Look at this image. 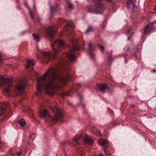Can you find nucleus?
Returning <instances> with one entry per match:
<instances>
[{
  "label": "nucleus",
  "mask_w": 156,
  "mask_h": 156,
  "mask_svg": "<svg viewBox=\"0 0 156 156\" xmlns=\"http://www.w3.org/2000/svg\"><path fill=\"white\" fill-rule=\"evenodd\" d=\"M99 48L101 49V51H103L104 50V48L101 44L98 45Z\"/></svg>",
  "instance_id": "obj_26"
},
{
  "label": "nucleus",
  "mask_w": 156,
  "mask_h": 156,
  "mask_svg": "<svg viewBox=\"0 0 156 156\" xmlns=\"http://www.w3.org/2000/svg\"><path fill=\"white\" fill-rule=\"evenodd\" d=\"M131 31V29H129L128 31V33H127V34H129V33L130 32V31Z\"/></svg>",
  "instance_id": "obj_32"
},
{
  "label": "nucleus",
  "mask_w": 156,
  "mask_h": 156,
  "mask_svg": "<svg viewBox=\"0 0 156 156\" xmlns=\"http://www.w3.org/2000/svg\"><path fill=\"white\" fill-rule=\"evenodd\" d=\"M9 106V103H0V116L4 113L6 111V108Z\"/></svg>",
  "instance_id": "obj_7"
},
{
  "label": "nucleus",
  "mask_w": 156,
  "mask_h": 156,
  "mask_svg": "<svg viewBox=\"0 0 156 156\" xmlns=\"http://www.w3.org/2000/svg\"><path fill=\"white\" fill-rule=\"evenodd\" d=\"M99 156H104L102 153H100L99 155Z\"/></svg>",
  "instance_id": "obj_34"
},
{
  "label": "nucleus",
  "mask_w": 156,
  "mask_h": 156,
  "mask_svg": "<svg viewBox=\"0 0 156 156\" xmlns=\"http://www.w3.org/2000/svg\"><path fill=\"white\" fill-rule=\"evenodd\" d=\"M25 5V6L26 7H27L28 9V11H29V14L30 15V17H31V18L32 19H33V16L32 15V12H31L30 9L29 8L28 6V5H27V3L26 2H24V3Z\"/></svg>",
  "instance_id": "obj_22"
},
{
  "label": "nucleus",
  "mask_w": 156,
  "mask_h": 156,
  "mask_svg": "<svg viewBox=\"0 0 156 156\" xmlns=\"http://www.w3.org/2000/svg\"><path fill=\"white\" fill-rule=\"evenodd\" d=\"M108 61L109 63L108 64V65L110 66L111 65V62L112 61V58L111 56H110L108 58Z\"/></svg>",
  "instance_id": "obj_24"
},
{
  "label": "nucleus",
  "mask_w": 156,
  "mask_h": 156,
  "mask_svg": "<svg viewBox=\"0 0 156 156\" xmlns=\"http://www.w3.org/2000/svg\"><path fill=\"white\" fill-rule=\"evenodd\" d=\"M152 71L156 73V70L154 69Z\"/></svg>",
  "instance_id": "obj_35"
},
{
  "label": "nucleus",
  "mask_w": 156,
  "mask_h": 156,
  "mask_svg": "<svg viewBox=\"0 0 156 156\" xmlns=\"http://www.w3.org/2000/svg\"><path fill=\"white\" fill-rule=\"evenodd\" d=\"M98 87L101 92L104 93L105 90L108 89V86L106 84L101 83L98 85Z\"/></svg>",
  "instance_id": "obj_11"
},
{
  "label": "nucleus",
  "mask_w": 156,
  "mask_h": 156,
  "mask_svg": "<svg viewBox=\"0 0 156 156\" xmlns=\"http://www.w3.org/2000/svg\"><path fill=\"white\" fill-rule=\"evenodd\" d=\"M94 48L92 46V44L90 43L88 44V51L89 52L90 56L91 58H93L94 57L95 55L92 51L93 50Z\"/></svg>",
  "instance_id": "obj_13"
},
{
  "label": "nucleus",
  "mask_w": 156,
  "mask_h": 156,
  "mask_svg": "<svg viewBox=\"0 0 156 156\" xmlns=\"http://www.w3.org/2000/svg\"><path fill=\"white\" fill-rule=\"evenodd\" d=\"M128 8L131 9L134 11L135 8V3L134 0H128L127 2Z\"/></svg>",
  "instance_id": "obj_10"
},
{
  "label": "nucleus",
  "mask_w": 156,
  "mask_h": 156,
  "mask_svg": "<svg viewBox=\"0 0 156 156\" xmlns=\"http://www.w3.org/2000/svg\"><path fill=\"white\" fill-rule=\"evenodd\" d=\"M50 16L49 17L50 19H51L53 16L54 14V12H57L59 8L58 5L57 4H55V7H53L51 5L50 6Z\"/></svg>",
  "instance_id": "obj_8"
},
{
  "label": "nucleus",
  "mask_w": 156,
  "mask_h": 156,
  "mask_svg": "<svg viewBox=\"0 0 156 156\" xmlns=\"http://www.w3.org/2000/svg\"><path fill=\"white\" fill-rule=\"evenodd\" d=\"M49 108L53 112H55V116H50L49 115L48 110L45 109L40 111L38 113V115L41 117L44 118L47 116L48 117L47 119L48 121H50L52 123L55 124L58 120L63 117L62 112L56 105H50L49 106Z\"/></svg>",
  "instance_id": "obj_3"
},
{
  "label": "nucleus",
  "mask_w": 156,
  "mask_h": 156,
  "mask_svg": "<svg viewBox=\"0 0 156 156\" xmlns=\"http://www.w3.org/2000/svg\"><path fill=\"white\" fill-rule=\"evenodd\" d=\"M34 7L35 8V5H34Z\"/></svg>",
  "instance_id": "obj_40"
},
{
  "label": "nucleus",
  "mask_w": 156,
  "mask_h": 156,
  "mask_svg": "<svg viewBox=\"0 0 156 156\" xmlns=\"http://www.w3.org/2000/svg\"><path fill=\"white\" fill-rule=\"evenodd\" d=\"M67 3L68 9L69 10H72L73 8V4L71 3L69 0H66Z\"/></svg>",
  "instance_id": "obj_17"
},
{
  "label": "nucleus",
  "mask_w": 156,
  "mask_h": 156,
  "mask_svg": "<svg viewBox=\"0 0 156 156\" xmlns=\"http://www.w3.org/2000/svg\"><path fill=\"white\" fill-rule=\"evenodd\" d=\"M33 36L34 40L37 42L39 41L40 36L38 34H33Z\"/></svg>",
  "instance_id": "obj_19"
},
{
  "label": "nucleus",
  "mask_w": 156,
  "mask_h": 156,
  "mask_svg": "<svg viewBox=\"0 0 156 156\" xmlns=\"http://www.w3.org/2000/svg\"><path fill=\"white\" fill-rule=\"evenodd\" d=\"M131 37V36H130L129 37H128V39H127L128 41H129L130 40Z\"/></svg>",
  "instance_id": "obj_33"
},
{
  "label": "nucleus",
  "mask_w": 156,
  "mask_h": 156,
  "mask_svg": "<svg viewBox=\"0 0 156 156\" xmlns=\"http://www.w3.org/2000/svg\"><path fill=\"white\" fill-rule=\"evenodd\" d=\"M20 126L22 127H23L25 125V122L23 119H21L18 122Z\"/></svg>",
  "instance_id": "obj_18"
},
{
  "label": "nucleus",
  "mask_w": 156,
  "mask_h": 156,
  "mask_svg": "<svg viewBox=\"0 0 156 156\" xmlns=\"http://www.w3.org/2000/svg\"><path fill=\"white\" fill-rule=\"evenodd\" d=\"M105 28V25L103 26V29H104Z\"/></svg>",
  "instance_id": "obj_38"
},
{
  "label": "nucleus",
  "mask_w": 156,
  "mask_h": 156,
  "mask_svg": "<svg viewBox=\"0 0 156 156\" xmlns=\"http://www.w3.org/2000/svg\"><path fill=\"white\" fill-rule=\"evenodd\" d=\"M154 27L153 23H150L145 26L144 30V33L146 34L150 32L153 29Z\"/></svg>",
  "instance_id": "obj_9"
},
{
  "label": "nucleus",
  "mask_w": 156,
  "mask_h": 156,
  "mask_svg": "<svg viewBox=\"0 0 156 156\" xmlns=\"http://www.w3.org/2000/svg\"><path fill=\"white\" fill-rule=\"evenodd\" d=\"M12 78L11 76H0V86L5 87L3 93L7 96L9 97L10 96V88L12 86Z\"/></svg>",
  "instance_id": "obj_4"
},
{
  "label": "nucleus",
  "mask_w": 156,
  "mask_h": 156,
  "mask_svg": "<svg viewBox=\"0 0 156 156\" xmlns=\"http://www.w3.org/2000/svg\"><path fill=\"white\" fill-rule=\"evenodd\" d=\"M94 2H99L101 1V0H93Z\"/></svg>",
  "instance_id": "obj_29"
},
{
  "label": "nucleus",
  "mask_w": 156,
  "mask_h": 156,
  "mask_svg": "<svg viewBox=\"0 0 156 156\" xmlns=\"http://www.w3.org/2000/svg\"><path fill=\"white\" fill-rule=\"evenodd\" d=\"M107 0L109 2H111L112 1V0Z\"/></svg>",
  "instance_id": "obj_36"
},
{
  "label": "nucleus",
  "mask_w": 156,
  "mask_h": 156,
  "mask_svg": "<svg viewBox=\"0 0 156 156\" xmlns=\"http://www.w3.org/2000/svg\"><path fill=\"white\" fill-rule=\"evenodd\" d=\"M93 30H94L93 27L92 26H90L87 29L85 32V33L86 34H87L90 32L93 31Z\"/></svg>",
  "instance_id": "obj_23"
},
{
  "label": "nucleus",
  "mask_w": 156,
  "mask_h": 156,
  "mask_svg": "<svg viewBox=\"0 0 156 156\" xmlns=\"http://www.w3.org/2000/svg\"><path fill=\"white\" fill-rule=\"evenodd\" d=\"M69 94L68 93H64L62 94V96H69Z\"/></svg>",
  "instance_id": "obj_27"
},
{
  "label": "nucleus",
  "mask_w": 156,
  "mask_h": 156,
  "mask_svg": "<svg viewBox=\"0 0 156 156\" xmlns=\"http://www.w3.org/2000/svg\"><path fill=\"white\" fill-rule=\"evenodd\" d=\"M155 22H156V20L155 21Z\"/></svg>",
  "instance_id": "obj_42"
},
{
  "label": "nucleus",
  "mask_w": 156,
  "mask_h": 156,
  "mask_svg": "<svg viewBox=\"0 0 156 156\" xmlns=\"http://www.w3.org/2000/svg\"><path fill=\"white\" fill-rule=\"evenodd\" d=\"M56 28L55 26L54 27L49 26L41 29V30L43 31H42V33L44 34L46 38L50 40L51 47L53 51V53H52L47 52H42L43 61L47 63L50 59L56 58L57 55L60 52L62 49L69 47L62 40L59 39H54V36L56 33L55 30Z\"/></svg>",
  "instance_id": "obj_2"
},
{
  "label": "nucleus",
  "mask_w": 156,
  "mask_h": 156,
  "mask_svg": "<svg viewBox=\"0 0 156 156\" xmlns=\"http://www.w3.org/2000/svg\"><path fill=\"white\" fill-rule=\"evenodd\" d=\"M104 5L101 3H99L94 8L92 6H89L87 9L89 12L100 13L104 11L105 9Z\"/></svg>",
  "instance_id": "obj_5"
},
{
  "label": "nucleus",
  "mask_w": 156,
  "mask_h": 156,
  "mask_svg": "<svg viewBox=\"0 0 156 156\" xmlns=\"http://www.w3.org/2000/svg\"><path fill=\"white\" fill-rule=\"evenodd\" d=\"M35 137V134L34 133H32V134L30 135V139L31 140Z\"/></svg>",
  "instance_id": "obj_25"
},
{
  "label": "nucleus",
  "mask_w": 156,
  "mask_h": 156,
  "mask_svg": "<svg viewBox=\"0 0 156 156\" xmlns=\"http://www.w3.org/2000/svg\"><path fill=\"white\" fill-rule=\"evenodd\" d=\"M34 64V62L33 60H28L27 62L26 66V69H28L33 66Z\"/></svg>",
  "instance_id": "obj_15"
},
{
  "label": "nucleus",
  "mask_w": 156,
  "mask_h": 156,
  "mask_svg": "<svg viewBox=\"0 0 156 156\" xmlns=\"http://www.w3.org/2000/svg\"><path fill=\"white\" fill-rule=\"evenodd\" d=\"M98 143L100 145L104 146L105 147H108L109 146L108 141L106 140H99Z\"/></svg>",
  "instance_id": "obj_12"
},
{
  "label": "nucleus",
  "mask_w": 156,
  "mask_h": 156,
  "mask_svg": "<svg viewBox=\"0 0 156 156\" xmlns=\"http://www.w3.org/2000/svg\"><path fill=\"white\" fill-rule=\"evenodd\" d=\"M81 137V135H77L76 136L73 138V141L76 143V145H78L80 144L79 142V140Z\"/></svg>",
  "instance_id": "obj_16"
},
{
  "label": "nucleus",
  "mask_w": 156,
  "mask_h": 156,
  "mask_svg": "<svg viewBox=\"0 0 156 156\" xmlns=\"http://www.w3.org/2000/svg\"><path fill=\"white\" fill-rule=\"evenodd\" d=\"M104 151L105 152V153L106 154V155H107L106 153L107 152V149L106 148H104Z\"/></svg>",
  "instance_id": "obj_30"
},
{
  "label": "nucleus",
  "mask_w": 156,
  "mask_h": 156,
  "mask_svg": "<svg viewBox=\"0 0 156 156\" xmlns=\"http://www.w3.org/2000/svg\"><path fill=\"white\" fill-rule=\"evenodd\" d=\"M81 87L80 84L79 83H77L75 84L73 87L72 88V90H74V91H75L76 88L78 89L80 88Z\"/></svg>",
  "instance_id": "obj_20"
},
{
  "label": "nucleus",
  "mask_w": 156,
  "mask_h": 156,
  "mask_svg": "<svg viewBox=\"0 0 156 156\" xmlns=\"http://www.w3.org/2000/svg\"><path fill=\"white\" fill-rule=\"evenodd\" d=\"M65 21L64 19H59L58 22L59 25L58 27L61 26L62 24L66 25L64 28L65 33L69 36L73 44L72 47H69V52L63 54L61 56H58L56 66L54 68L49 69L41 77L38 78L37 81V94H41L43 89L47 94L53 95L54 93L51 90L55 87L60 86L58 84V83H62V84H65L69 80L72 78L69 72V70L68 68L69 63L67 59H69L71 62L75 61L76 58L73 53L79 50L80 48L75 44L76 42L77 43V40L73 37L75 32L72 29L74 27V23L71 21Z\"/></svg>",
  "instance_id": "obj_1"
},
{
  "label": "nucleus",
  "mask_w": 156,
  "mask_h": 156,
  "mask_svg": "<svg viewBox=\"0 0 156 156\" xmlns=\"http://www.w3.org/2000/svg\"><path fill=\"white\" fill-rule=\"evenodd\" d=\"M21 153V151H20L19 153L17 154L18 156H20Z\"/></svg>",
  "instance_id": "obj_31"
},
{
  "label": "nucleus",
  "mask_w": 156,
  "mask_h": 156,
  "mask_svg": "<svg viewBox=\"0 0 156 156\" xmlns=\"http://www.w3.org/2000/svg\"><path fill=\"white\" fill-rule=\"evenodd\" d=\"M3 56V54L1 53V52H0V61L3 60V59L2 58V56Z\"/></svg>",
  "instance_id": "obj_28"
},
{
  "label": "nucleus",
  "mask_w": 156,
  "mask_h": 156,
  "mask_svg": "<svg viewBox=\"0 0 156 156\" xmlns=\"http://www.w3.org/2000/svg\"><path fill=\"white\" fill-rule=\"evenodd\" d=\"M31 152V151L30 152V153H29V155H28V156H29V155H30V154Z\"/></svg>",
  "instance_id": "obj_39"
},
{
  "label": "nucleus",
  "mask_w": 156,
  "mask_h": 156,
  "mask_svg": "<svg viewBox=\"0 0 156 156\" xmlns=\"http://www.w3.org/2000/svg\"><path fill=\"white\" fill-rule=\"evenodd\" d=\"M27 83L25 80H20L18 85L15 87L16 90L19 92L24 90L26 87Z\"/></svg>",
  "instance_id": "obj_6"
},
{
  "label": "nucleus",
  "mask_w": 156,
  "mask_h": 156,
  "mask_svg": "<svg viewBox=\"0 0 156 156\" xmlns=\"http://www.w3.org/2000/svg\"><path fill=\"white\" fill-rule=\"evenodd\" d=\"M93 130L94 133L95 134L100 136H101V132L99 130H98L96 128H94Z\"/></svg>",
  "instance_id": "obj_21"
},
{
  "label": "nucleus",
  "mask_w": 156,
  "mask_h": 156,
  "mask_svg": "<svg viewBox=\"0 0 156 156\" xmlns=\"http://www.w3.org/2000/svg\"><path fill=\"white\" fill-rule=\"evenodd\" d=\"M82 44H83V45H85V44L84 42H83V43H82Z\"/></svg>",
  "instance_id": "obj_37"
},
{
  "label": "nucleus",
  "mask_w": 156,
  "mask_h": 156,
  "mask_svg": "<svg viewBox=\"0 0 156 156\" xmlns=\"http://www.w3.org/2000/svg\"><path fill=\"white\" fill-rule=\"evenodd\" d=\"M79 98L80 99L81 98V97L80 96L79 97Z\"/></svg>",
  "instance_id": "obj_41"
},
{
  "label": "nucleus",
  "mask_w": 156,
  "mask_h": 156,
  "mask_svg": "<svg viewBox=\"0 0 156 156\" xmlns=\"http://www.w3.org/2000/svg\"><path fill=\"white\" fill-rule=\"evenodd\" d=\"M83 141L84 142L88 144H91L93 142V140L90 136H85Z\"/></svg>",
  "instance_id": "obj_14"
}]
</instances>
